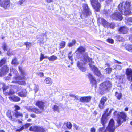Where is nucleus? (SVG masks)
Segmentation results:
<instances>
[{
	"label": "nucleus",
	"instance_id": "nucleus-1",
	"mask_svg": "<svg viewBox=\"0 0 132 132\" xmlns=\"http://www.w3.org/2000/svg\"><path fill=\"white\" fill-rule=\"evenodd\" d=\"M131 3L128 1H123L119 5L118 9L121 13L118 12L111 16V17L117 20H121L123 19L122 14L127 15L130 14L131 11Z\"/></svg>",
	"mask_w": 132,
	"mask_h": 132
},
{
	"label": "nucleus",
	"instance_id": "nucleus-2",
	"mask_svg": "<svg viewBox=\"0 0 132 132\" xmlns=\"http://www.w3.org/2000/svg\"><path fill=\"white\" fill-rule=\"evenodd\" d=\"M88 53L86 52L84 55L83 60H82V61L84 64L87 63L88 62H90L89 64V66L93 71L95 75L97 76L98 77H101V73L98 70L97 68L93 65L94 62L92 60V59L89 58L88 56Z\"/></svg>",
	"mask_w": 132,
	"mask_h": 132
},
{
	"label": "nucleus",
	"instance_id": "nucleus-3",
	"mask_svg": "<svg viewBox=\"0 0 132 132\" xmlns=\"http://www.w3.org/2000/svg\"><path fill=\"white\" fill-rule=\"evenodd\" d=\"M114 115H117V122L119 126L125 121L127 116L124 112H119L118 114L117 112L116 111L114 112Z\"/></svg>",
	"mask_w": 132,
	"mask_h": 132
},
{
	"label": "nucleus",
	"instance_id": "nucleus-4",
	"mask_svg": "<svg viewBox=\"0 0 132 132\" xmlns=\"http://www.w3.org/2000/svg\"><path fill=\"white\" fill-rule=\"evenodd\" d=\"M112 87V83L110 81H106L100 85V88L102 91L104 92Z\"/></svg>",
	"mask_w": 132,
	"mask_h": 132
},
{
	"label": "nucleus",
	"instance_id": "nucleus-5",
	"mask_svg": "<svg viewBox=\"0 0 132 132\" xmlns=\"http://www.w3.org/2000/svg\"><path fill=\"white\" fill-rule=\"evenodd\" d=\"M98 23L103 25L105 27H110V28H113L114 26L112 24H110L107 21L102 18H99L98 19Z\"/></svg>",
	"mask_w": 132,
	"mask_h": 132
},
{
	"label": "nucleus",
	"instance_id": "nucleus-6",
	"mask_svg": "<svg viewBox=\"0 0 132 132\" xmlns=\"http://www.w3.org/2000/svg\"><path fill=\"white\" fill-rule=\"evenodd\" d=\"M115 122L114 120L112 119L110 120L107 130L109 132H113L115 129Z\"/></svg>",
	"mask_w": 132,
	"mask_h": 132
},
{
	"label": "nucleus",
	"instance_id": "nucleus-7",
	"mask_svg": "<svg viewBox=\"0 0 132 132\" xmlns=\"http://www.w3.org/2000/svg\"><path fill=\"white\" fill-rule=\"evenodd\" d=\"M91 5L92 7L96 11H98L101 7L100 5L97 0H90Z\"/></svg>",
	"mask_w": 132,
	"mask_h": 132
},
{
	"label": "nucleus",
	"instance_id": "nucleus-8",
	"mask_svg": "<svg viewBox=\"0 0 132 132\" xmlns=\"http://www.w3.org/2000/svg\"><path fill=\"white\" fill-rule=\"evenodd\" d=\"M82 5L83 8V14L85 16L90 15L91 14V11L87 4H83Z\"/></svg>",
	"mask_w": 132,
	"mask_h": 132
},
{
	"label": "nucleus",
	"instance_id": "nucleus-9",
	"mask_svg": "<svg viewBox=\"0 0 132 132\" xmlns=\"http://www.w3.org/2000/svg\"><path fill=\"white\" fill-rule=\"evenodd\" d=\"M19 69L21 73V76L16 77H15L14 78V79L17 80H23L25 79V76L26 75V73L25 71L22 69V67H19Z\"/></svg>",
	"mask_w": 132,
	"mask_h": 132
},
{
	"label": "nucleus",
	"instance_id": "nucleus-10",
	"mask_svg": "<svg viewBox=\"0 0 132 132\" xmlns=\"http://www.w3.org/2000/svg\"><path fill=\"white\" fill-rule=\"evenodd\" d=\"M10 5L9 0H0V6L6 9Z\"/></svg>",
	"mask_w": 132,
	"mask_h": 132
},
{
	"label": "nucleus",
	"instance_id": "nucleus-11",
	"mask_svg": "<svg viewBox=\"0 0 132 132\" xmlns=\"http://www.w3.org/2000/svg\"><path fill=\"white\" fill-rule=\"evenodd\" d=\"M9 69L7 66H4L1 68L0 71V76L2 77L6 74L8 71Z\"/></svg>",
	"mask_w": 132,
	"mask_h": 132
},
{
	"label": "nucleus",
	"instance_id": "nucleus-12",
	"mask_svg": "<svg viewBox=\"0 0 132 132\" xmlns=\"http://www.w3.org/2000/svg\"><path fill=\"white\" fill-rule=\"evenodd\" d=\"M109 108H107L104 111V114L103 115L101 119V123L103 126H104L105 124L107 122V118L106 116V113H107L109 110Z\"/></svg>",
	"mask_w": 132,
	"mask_h": 132
},
{
	"label": "nucleus",
	"instance_id": "nucleus-13",
	"mask_svg": "<svg viewBox=\"0 0 132 132\" xmlns=\"http://www.w3.org/2000/svg\"><path fill=\"white\" fill-rule=\"evenodd\" d=\"M128 29L126 26H123L119 28L118 31L121 34H126L128 32Z\"/></svg>",
	"mask_w": 132,
	"mask_h": 132
},
{
	"label": "nucleus",
	"instance_id": "nucleus-14",
	"mask_svg": "<svg viewBox=\"0 0 132 132\" xmlns=\"http://www.w3.org/2000/svg\"><path fill=\"white\" fill-rule=\"evenodd\" d=\"M107 100V98L106 97H103L101 98L99 103L98 106L101 109H103L105 107L104 104Z\"/></svg>",
	"mask_w": 132,
	"mask_h": 132
},
{
	"label": "nucleus",
	"instance_id": "nucleus-15",
	"mask_svg": "<svg viewBox=\"0 0 132 132\" xmlns=\"http://www.w3.org/2000/svg\"><path fill=\"white\" fill-rule=\"evenodd\" d=\"M29 110L30 111H33L36 114H39L40 113L43 111V110H41L40 109H38L36 108L30 107L29 108Z\"/></svg>",
	"mask_w": 132,
	"mask_h": 132
},
{
	"label": "nucleus",
	"instance_id": "nucleus-16",
	"mask_svg": "<svg viewBox=\"0 0 132 132\" xmlns=\"http://www.w3.org/2000/svg\"><path fill=\"white\" fill-rule=\"evenodd\" d=\"M90 96L83 97H81L80 99V101L82 102H88L91 100Z\"/></svg>",
	"mask_w": 132,
	"mask_h": 132
},
{
	"label": "nucleus",
	"instance_id": "nucleus-17",
	"mask_svg": "<svg viewBox=\"0 0 132 132\" xmlns=\"http://www.w3.org/2000/svg\"><path fill=\"white\" fill-rule=\"evenodd\" d=\"M36 105L41 110H43L45 105L44 103L43 102L38 101H37Z\"/></svg>",
	"mask_w": 132,
	"mask_h": 132
},
{
	"label": "nucleus",
	"instance_id": "nucleus-18",
	"mask_svg": "<svg viewBox=\"0 0 132 132\" xmlns=\"http://www.w3.org/2000/svg\"><path fill=\"white\" fill-rule=\"evenodd\" d=\"M46 35L45 34H42L41 35H38L37 38L40 39L39 41L41 43H43L45 41L44 40V38H46Z\"/></svg>",
	"mask_w": 132,
	"mask_h": 132
},
{
	"label": "nucleus",
	"instance_id": "nucleus-19",
	"mask_svg": "<svg viewBox=\"0 0 132 132\" xmlns=\"http://www.w3.org/2000/svg\"><path fill=\"white\" fill-rule=\"evenodd\" d=\"M13 116L17 118L20 117H23V116L22 113L18 111L17 110H15L13 112Z\"/></svg>",
	"mask_w": 132,
	"mask_h": 132
},
{
	"label": "nucleus",
	"instance_id": "nucleus-20",
	"mask_svg": "<svg viewBox=\"0 0 132 132\" xmlns=\"http://www.w3.org/2000/svg\"><path fill=\"white\" fill-rule=\"evenodd\" d=\"M83 64L81 62H78L77 65L79 69L82 71H85L86 70V68L83 66Z\"/></svg>",
	"mask_w": 132,
	"mask_h": 132
},
{
	"label": "nucleus",
	"instance_id": "nucleus-21",
	"mask_svg": "<svg viewBox=\"0 0 132 132\" xmlns=\"http://www.w3.org/2000/svg\"><path fill=\"white\" fill-rule=\"evenodd\" d=\"M9 98L10 100L15 102L19 101L20 100L19 97L15 96H10L9 97Z\"/></svg>",
	"mask_w": 132,
	"mask_h": 132
},
{
	"label": "nucleus",
	"instance_id": "nucleus-22",
	"mask_svg": "<svg viewBox=\"0 0 132 132\" xmlns=\"http://www.w3.org/2000/svg\"><path fill=\"white\" fill-rule=\"evenodd\" d=\"M18 95L21 97H25L27 95V92L25 89H23L22 91L18 93Z\"/></svg>",
	"mask_w": 132,
	"mask_h": 132
},
{
	"label": "nucleus",
	"instance_id": "nucleus-23",
	"mask_svg": "<svg viewBox=\"0 0 132 132\" xmlns=\"http://www.w3.org/2000/svg\"><path fill=\"white\" fill-rule=\"evenodd\" d=\"M14 73L17 75L18 74V72L16 69H15L12 68L10 69V73L8 75L10 76H12V73Z\"/></svg>",
	"mask_w": 132,
	"mask_h": 132
},
{
	"label": "nucleus",
	"instance_id": "nucleus-24",
	"mask_svg": "<svg viewBox=\"0 0 132 132\" xmlns=\"http://www.w3.org/2000/svg\"><path fill=\"white\" fill-rule=\"evenodd\" d=\"M126 23L129 26L132 25V18L130 17L126 18Z\"/></svg>",
	"mask_w": 132,
	"mask_h": 132
},
{
	"label": "nucleus",
	"instance_id": "nucleus-25",
	"mask_svg": "<svg viewBox=\"0 0 132 132\" xmlns=\"http://www.w3.org/2000/svg\"><path fill=\"white\" fill-rule=\"evenodd\" d=\"M77 50L81 54H83L85 51V48L82 46H80Z\"/></svg>",
	"mask_w": 132,
	"mask_h": 132
},
{
	"label": "nucleus",
	"instance_id": "nucleus-26",
	"mask_svg": "<svg viewBox=\"0 0 132 132\" xmlns=\"http://www.w3.org/2000/svg\"><path fill=\"white\" fill-rule=\"evenodd\" d=\"M38 127L35 126L31 127L29 129V130L31 131H33L35 132H38Z\"/></svg>",
	"mask_w": 132,
	"mask_h": 132
},
{
	"label": "nucleus",
	"instance_id": "nucleus-27",
	"mask_svg": "<svg viewBox=\"0 0 132 132\" xmlns=\"http://www.w3.org/2000/svg\"><path fill=\"white\" fill-rule=\"evenodd\" d=\"M126 74L128 76L132 75V70L130 68L127 69L126 71Z\"/></svg>",
	"mask_w": 132,
	"mask_h": 132
},
{
	"label": "nucleus",
	"instance_id": "nucleus-28",
	"mask_svg": "<svg viewBox=\"0 0 132 132\" xmlns=\"http://www.w3.org/2000/svg\"><path fill=\"white\" fill-rule=\"evenodd\" d=\"M44 81L46 84H51L52 83L51 79L48 77L45 79Z\"/></svg>",
	"mask_w": 132,
	"mask_h": 132
},
{
	"label": "nucleus",
	"instance_id": "nucleus-29",
	"mask_svg": "<svg viewBox=\"0 0 132 132\" xmlns=\"http://www.w3.org/2000/svg\"><path fill=\"white\" fill-rule=\"evenodd\" d=\"M125 48L127 50L132 52V45H127L126 46Z\"/></svg>",
	"mask_w": 132,
	"mask_h": 132
},
{
	"label": "nucleus",
	"instance_id": "nucleus-30",
	"mask_svg": "<svg viewBox=\"0 0 132 132\" xmlns=\"http://www.w3.org/2000/svg\"><path fill=\"white\" fill-rule=\"evenodd\" d=\"M48 58L50 61H53L57 60V57L56 56L52 55L50 57H48Z\"/></svg>",
	"mask_w": 132,
	"mask_h": 132
},
{
	"label": "nucleus",
	"instance_id": "nucleus-31",
	"mask_svg": "<svg viewBox=\"0 0 132 132\" xmlns=\"http://www.w3.org/2000/svg\"><path fill=\"white\" fill-rule=\"evenodd\" d=\"M65 42L64 41L61 42L60 44V48H63L65 46Z\"/></svg>",
	"mask_w": 132,
	"mask_h": 132
},
{
	"label": "nucleus",
	"instance_id": "nucleus-32",
	"mask_svg": "<svg viewBox=\"0 0 132 132\" xmlns=\"http://www.w3.org/2000/svg\"><path fill=\"white\" fill-rule=\"evenodd\" d=\"M72 42L68 43V46L69 47H71L73 46L76 43V42L75 40H73Z\"/></svg>",
	"mask_w": 132,
	"mask_h": 132
},
{
	"label": "nucleus",
	"instance_id": "nucleus-33",
	"mask_svg": "<svg viewBox=\"0 0 132 132\" xmlns=\"http://www.w3.org/2000/svg\"><path fill=\"white\" fill-rule=\"evenodd\" d=\"M115 96L117 99L120 100L122 97V95L121 93H118L116 92L115 94Z\"/></svg>",
	"mask_w": 132,
	"mask_h": 132
},
{
	"label": "nucleus",
	"instance_id": "nucleus-34",
	"mask_svg": "<svg viewBox=\"0 0 132 132\" xmlns=\"http://www.w3.org/2000/svg\"><path fill=\"white\" fill-rule=\"evenodd\" d=\"M53 108L54 111H57L58 112H59V108L57 105H54Z\"/></svg>",
	"mask_w": 132,
	"mask_h": 132
},
{
	"label": "nucleus",
	"instance_id": "nucleus-35",
	"mask_svg": "<svg viewBox=\"0 0 132 132\" xmlns=\"http://www.w3.org/2000/svg\"><path fill=\"white\" fill-rule=\"evenodd\" d=\"M90 82L93 85L95 86V88L96 87V80L94 78L92 79L91 80Z\"/></svg>",
	"mask_w": 132,
	"mask_h": 132
},
{
	"label": "nucleus",
	"instance_id": "nucleus-36",
	"mask_svg": "<svg viewBox=\"0 0 132 132\" xmlns=\"http://www.w3.org/2000/svg\"><path fill=\"white\" fill-rule=\"evenodd\" d=\"M46 130L43 127H38V132H45Z\"/></svg>",
	"mask_w": 132,
	"mask_h": 132
},
{
	"label": "nucleus",
	"instance_id": "nucleus-37",
	"mask_svg": "<svg viewBox=\"0 0 132 132\" xmlns=\"http://www.w3.org/2000/svg\"><path fill=\"white\" fill-rule=\"evenodd\" d=\"M6 59L5 58L2 59L0 61V67L2 66L3 64H4L5 62Z\"/></svg>",
	"mask_w": 132,
	"mask_h": 132
},
{
	"label": "nucleus",
	"instance_id": "nucleus-38",
	"mask_svg": "<svg viewBox=\"0 0 132 132\" xmlns=\"http://www.w3.org/2000/svg\"><path fill=\"white\" fill-rule=\"evenodd\" d=\"M68 58L72 62L73 60V59L72 57V52H70L68 54Z\"/></svg>",
	"mask_w": 132,
	"mask_h": 132
},
{
	"label": "nucleus",
	"instance_id": "nucleus-39",
	"mask_svg": "<svg viewBox=\"0 0 132 132\" xmlns=\"http://www.w3.org/2000/svg\"><path fill=\"white\" fill-rule=\"evenodd\" d=\"M14 92L13 90H10L9 92H7L5 94V95H11L14 94Z\"/></svg>",
	"mask_w": 132,
	"mask_h": 132
},
{
	"label": "nucleus",
	"instance_id": "nucleus-40",
	"mask_svg": "<svg viewBox=\"0 0 132 132\" xmlns=\"http://www.w3.org/2000/svg\"><path fill=\"white\" fill-rule=\"evenodd\" d=\"M12 64L15 65H17L18 64V62H17L16 58L13 59L12 62Z\"/></svg>",
	"mask_w": 132,
	"mask_h": 132
},
{
	"label": "nucleus",
	"instance_id": "nucleus-41",
	"mask_svg": "<svg viewBox=\"0 0 132 132\" xmlns=\"http://www.w3.org/2000/svg\"><path fill=\"white\" fill-rule=\"evenodd\" d=\"M112 69L110 68H108L106 69V72L108 73H110L111 72Z\"/></svg>",
	"mask_w": 132,
	"mask_h": 132
},
{
	"label": "nucleus",
	"instance_id": "nucleus-42",
	"mask_svg": "<svg viewBox=\"0 0 132 132\" xmlns=\"http://www.w3.org/2000/svg\"><path fill=\"white\" fill-rule=\"evenodd\" d=\"M113 67L116 69L120 70L121 69V67L119 65H117L115 67Z\"/></svg>",
	"mask_w": 132,
	"mask_h": 132
},
{
	"label": "nucleus",
	"instance_id": "nucleus-43",
	"mask_svg": "<svg viewBox=\"0 0 132 132\" xmlns=\"http://www.w3.org/2000/svg\"><path fill=\"white\" fill-rule=\"evenodd\" d=\"M67 126L69 129H70L72 127V125L71 123L68 122L67 124Z\"/></svg>",
	"mask_w": 132,
	"mask_h": 132
},
{
	"label": "nucleus",
	"instance_id": "nucleus-44",
	"mask_svg": "<svg viewBox=\"0 0 132 132\" xmlns=\"http://www.w3.org/2000/svg\"><path fill=\"white\" fill-rule=\"evenodd\" d=\"M48 56L44 57L43 54H41L40 57V61H41L44 59L45 58H48Z\"/></svg>",
	"mask_w": 132,
	"mask_h": 132
},
{
	"label": "nucleus",
	"instance_id": "nucleus-45",
	"mask_svg": "<svg viewBox=\"0 0 132 132\" xmlns=\"http://www.w3.org/2000/svg\"><path fill=\"white\" fill-rule=\"evenodd\" d=\"M3 92L4 93L6 94V93L5 92V90L7 89L8 88V87L7 86H5V85H4V86L3 87Z\"/></svg>",
	"mask_w": 132,
	"mask_h": 132
},
{
	"label": "nucleus",
	"instance_id": "nucleus-46",
	"mask_svg": "<svg viewBox=\"0 0 132 132\" xmlns=\"http://www.w3.org/2000/svg\"><path fill=\"white\" fill-rule=\"evenodd\" d=\"M17 82L20 84L25 85L26 84V83L24 81H17Z\"/></svg>",
	"mask_w": 132,
	"mask_h": 132
},
{
	"label": "nucleus",
	"instance_id": "nucleus-47",
	"mask_svg": "<svg viewBox=\"0 0 132 132\" xmlns=\"http://www.w3.org/2000/svg\"><path fill=\"white\" fill-rule=\"evenodd\" d=\"M38 87H39L38 85H35L34 90L35 91V92H37L38 91Z\"/></svg>",
	"mask_w": 132,
	"mask_h": 132
},
{
	"label": "nucleus",
	"instance_id": "nucleus-48",
	"mask_svg": "<svg viewBox=\"0 0 132 132\" xmlns=\"http://www.w3.org/2000/svg\"><path fill=\"white\" fill-rule=\"evenodd\" d=\"M25 44L27 48H29L30 46L31 45V43L29 42H26Z\"/></svg>",
	"mask_w": 132,
	"mask_h": 132
},
{
	"label": "nucleus",
	"instance_id": "nucleus-49",
	"mask_svg": "<svg viewBox=\"0 0 132 132\" xmlns=\"http://www.w3.org/2000/svg\"><path fill=\"white\" fill-rule=\"evenodd\" d=\"M7 46L5 43H4L3 44V49L4 51L7 50Z\"/></svg>",
	"mask_w": 132,
	"mask_h": 132
},
{
	"label": "nucleus",
	"instance_id": "nucleus-50",
	"mask_svg": "<svg viewBox=\"0 0 132 132\" xmlns=\"http://www.w3.org/2000/svg\"><path fill=\"white\" fill-rule=\"evenodd\" d=\"M88 77L89 79L90 80L91 79L94 78L92 76V75L91 74L89 73L88 75Z\"/></svg>",
	"mask_w": 132,
	"mask_h": 132
},
{
	"label": "nucleus",
	"instance_id": "nucleus-51",
	"mask_svg": "<svg viewBox=\"0 0 132 132\" xmlns=\"http://www.w3.org/2000/svg\"><path fill=\"white\" fill-rule=\"evenodd\" d=\"M127 78L129 81H132V75L130 76H128Z\"/></svg>",
	"mask_w": 132,
	"mask_h": 132
},
{
	"label": "nucleus",
	"instance_id": "nucleus-52",
	"mask_svg": "<svg viewBox=\"0 0 132 132\" xmlns=\"http://www.w3.org/2000/svg\"><path fill=\"white\" fill-rule=\"evenodd\" d=\"M107 41L110 43L112 44L113 43V40L112 39H107Z\"/></svg>",
	"mask_w": 132,
	"mask_h": 132
},
{
	"label": "nucleus",
	"instance_id": "nucleus-53",
	"mask_svg": "<svg viewBox=\"0 0 132 132\" xmlns=\"http://www.w3.org/2000/svg\"><path fill=\"white\" fill-rule=\"evenodd\" d=\"M104 127L102 128H101L99 129V132H104Z\"/></svg>",
	"mask_w": 132,
	"mask_h": 132
},
{
	"label": "nucleus",
	"instance_id": "nucleus-54",
	"mask_svg": "<svg viewBox=\"0 0 132 132\" xmlns=\"http://www.w3.org/2000/svg\"><path fill=\"white\" fill-rule=\"evenodd\" d=\"M7 115L8 117L10 119H11L12 120H13V119L12 118V116H11L10 113H7Z\"/></svg>",
	"mask_w": 132,
	"mask_h": 132
},
{
	"label": "nucleus",
	"instance_id": "nucleus-55",
	"mask_svg": "<svg viewBox=\"0 0 132 132\" xmlns=\"http://www.w3.org/2000/svg\"><path fill=\"white\" fill-rule=\"evenodd\" d=\"M25 0H21L18 2V4L20 5H21L24 2Z\"/></svg>",
	"mask_w": 132,
	"mask_h": 132
},
{
	"label": "nucleus",
	"instance_id": "nucleus-56",
	"mask_svg": "<svg viewBox=\"0 0 132 132\" xmlns=\"http://www.w3.org/2000/svg\"><path fill=\"white\" fill-rule=\"evenodd\" d=\"M96 129L94 127L90 129V132H95Z\"/></svg>",
	"mask_w": 132,
	"mask_h": 132
},
{
	"label": "nucleus",
	"instance_id": "nucleus-57",
	"mask_svg": "<svg viewBox=\"0 0 132 132\" xmlns=\"http://www.w3.org/2000/svg\"><path fill=\"white\" fill-rule=\"evenodd\" d=\"M14 107L15 108V110H19L20 109V108L17 105H16Z\"/></svg>",
	"mask_w": 132,
	"mask_h": 132
},
{
	"label": "nucleus",
	"instance_id": "nucleus-58",
	"mask_svg": "<svg viewBox=\"0 0 132 132\" xmlns=\"http://www.w3.org/2000/svg\"><path fill=\"white\" fill-rule=\"evenodd\" d=\"M114 109H111L108 113H107H107H106V116H109V115L111 113L112 111Z\"/></svg>",
	"mask_w": 132,
	"mask_h": 132
},
{
	"label": "nucleus",
	"instance_id": "nucleus-59",
	"mask_svg": "<svg viewBox=\"0 0 132 132\" xmlns=\"http://www.w3.org/2000/svg\"><path fill=\"white\" fill-rule=\"evenodd\" d=\"M38 75L40 77H41L43 76L44 73L42 72H40L38 73Z\"/></svg>",
	"mask_w": 132,
	"mask_h": 132
},
{
	"label": "nucleus",
	"instance_id": "nucleus-60",
	"mask_svg": "<svg viewBox=\"0 0 132 132\" xmlns=\"http://www.w3.org/2000/svg\"><path fill=\"white\" fill-rule=\"evenodd\" d=\"M24 129V127L23 126L21 127V128L19 129H17L16 130V131H20Z\"/></svg>",
	"mask_w": 132,
	"mask_h": 132
},
{
	"label": "nucleus",
	"instance_id": "nucleus-61",
	"mask_svg": "<svg viewBox=\"0 0 132 132\" xmlns=\"http://www.w3.org/2000/svg\"><path fill=\"white\" fill-rule=\"evenodd\" d=\"M10 79V77L8 76H7L4 77L6 81L9 80Z\"/></svg>",
	"mask_w": 132,
	"mask_h": 132
},
{
	"label": "nucleus",
	"instance_id": "nucleus-62",
	"mask_svg": "<svg viewBox=\"0 0 132 132\" xmlns=\"http://www.w3.org/2000/svg\"><path fill=\"white\" fill-rule=\"evenodd\" d=\"M74 126L76 130H78L79 129V127L77 125H74Z\"/></svg>",
	"mask_w": 132,
	"mask_h": 132
},
{
	"label": "nucleus",
	"instance_id": "nucleus-63",
	"mask_svg": "<svg viewBox=\"0 0 132 132\" xmlns=\"http://www.w3.org/2000/svg\"><path fill=\"white\" fill-rule=\"evenodd\" d=\"M7 55H12V53L10 51H8L7 52Z\"/></svg>",
	"mask_w": 132,
	"mask_h": 132
},
{
	"label": "nucleus",
	"instance_id": "nucleus-64",
	"mask_svg": "<svg viewBox=\"0 0 132 132\" xmlns=\"http://www.w3.org/2000/svg\"><path fill=\"white\" fill-rule=\"evenodd\" d=\"M30 126V124H26L25 125V127L26 128H27Z\"/></svg>",
	"mask_w": 132,
	"mask_h": 132
}]
</instances>
